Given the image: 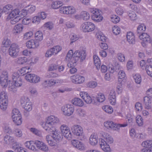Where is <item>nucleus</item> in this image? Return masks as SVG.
<instances>
[{"instance_id": "f257e3e1", "label": "nucleus", "mask_w": 152, "mask_h": 152, "mask_svg": "<svg viewBox=\"0 0 152 152\" xmlns=\"http://www.w3.org/2000/svg\"><path fill=\"white\" fill-rule=\"evenodd\" d=\"M86 56V54L84 50L76 51L74 54L72 50H70L65 58L66 61L69 62L67 64L69 68L75 66L80 59L81 61H82L85 59Z\"/></svg>"}, {"instance_id": "f03ea898", "label": "nucleus", "mask_w": 152, "mask_h": 152, "mask_svg": "<svg viewBox=\"0 0 152 152\" xmlns=\"http://www.w3.org/2000/svg\"><path fill=\"white\" fill-rule=\"evenodd\" d=\"M89 11L92 14L91 18L92 20L96 22H100L103 19V18L101 15V11L97 9L90 8Z\"/></svg>"}, {"instance_id": "7ed1b4c3", "label": "nucleus", "mask_w": 152, "mask_h": 152, "mask_svg": "<svg viewBox=\"0 0 152 152\" xmlns=\"http://www.w3.org/2000/svg\"><path fill=\"white\" fill-rule=\"evenodd\" d=\"M71 130L73 134L77 136L78 138L82 140L83 137V130L82 127L79 125H75L71 127Z\"/></svg>"}, {"instance_id": "20e7f679", "label": "nucleus", "mask_w": 152, "mask_h": 152, "mask_svg": "<svg viewBox=\"0 0 152 152\" xmlns=\"http://www.w3.org/2000/svg\"><path fill=\"white\" fill-rule=\"evenodd\" d=\"M20 103L22 106L27 111L31 110L32 103L29 98L27 97H22L20 100Z\"/></svg>"}, {"instance_id": "39448f33", "label": "nucleus", "mask_w": 152, "mask_h": 152, "mask_svg": "<svg viewBox=\"0 0 152 152\" xmlns=\"http://www.w3.org/2000/svg\"><path fill=\"white\" fill-rule=\"evenodd\" d=\"M81 28V30L84 32H91L94 30L95 26L92 23L87 22L83 23Z\"/></svg>"}, {"instance_id": "423d86ee", "label": "nucleus", "mask_w": 152, "mask_h": 152, "mask_svg": "<svg viewBox=\"0 0 152 152\" xmlns=\"http://www.w3.org/2000/svg\"><path fill=\"white\" fill-rule=\"evenodd\" d=\"M19 51V47L16 44H12L9 49V55L12 57L15 58L18 56Z\"/></svg>"}, {"instance_id": "0eeeda50", "label": "nucleus", "mask_w": 152, "mask_h": 152, "mask_svg": "<svg viewBox=\"0 0 152 152\" xmlns=\"http://www.w3.org/2000/svg\"><path fill=\"white\" fill-rule=\"evenodd\" d=\"M61 110L64 115L70 116L73 113L74 108L72 105L67 104L62 107Z\"/></svg>"}, {"instance_id": "6e6552de", "label": "nucleus", "mask_w": 152, "mask_h": 152, "mask_svg": "<svg viewBox=\"0 0 152 152\" xmlns=\"http://www.w3.org/2000/svg\"><path fill=\"white\" fill-rule=\"evenodd\" d=\"M115 68L116 69L119 70L118 74V81L119 82H121L123 80L122 79L126 77L125 72L122 70V67L118 63H115Z\"/></svg>"}, {"instance_id": "1a4fd4ad", "label": "nucleus", "mask_w": 152, "mask_h": 152, "mask_svg": "<svg viewBox=\"0 0 152 152\" xmlns=\"http://www.w3.org/2000/svg\"><path fill=\"white\" fill-rule=\"evenodd\" d=\"M75 11V8L71 6L61 7L60 9V12L61 13L66 14H73Z\"/></svg>"}, {"instance_id": "9d476101", "label": "nucleus", "mask_w": 152, "mask_h": 152, "mask_svg": "<svg viewBox=\"0 0 152 152\" xmlns=\"http://www.w3.org/2000/svg\"><path fill=\"white\" fill-rule=\"evenodd\" d=\"M12 84L9 87V89L10 91L15 93L17 91V88L21 86L22 84V79H18V80L13 81Z\"/></svg>"}, {"instance_id": "9b49d317", "label": "nucleus", "mask_w": 152, "mask_h": 152, "mask_svg": "<svg viewBox=\"0 0 152 152\" xmlns=\"http://www.w3.org/2000/svg\"><path fill=\"white\" fill-rule=\"evenodd\" d=\"M42 127L48 133L52 132L56 129L54 126L46 120L45 122L43 123Z\"/></svg>"}, {"instance_id": "f8f14e48", "label": "nucleus", "mask_w": 152, "mask_h": 152, "mask_svg": "<svg viewBox=\"0 0 152 152\" xmlns=\"http://www.w3.org/2000/svg\"><path fill=\"white\" fill-rule=\"evenodd\" d=\"M71 80L72 83L75 84L83 83L85 80V77L78 75H76L71 77Z\"/></svg>"}, {"instance_id": "ddd939ff", "label": "nucleus", "mask_w": 152, "mask_h": 152, "mask_svg": "<svg viewBox=\"0 0 152 152\" xmlns=\"http://www.w3.org/2000/svg\"><path fill=\"white\" fill-rule=\"evenodd\" d=\"M80 96L83 98L85 102L87 104L95 103V102L92 99L88 94L86 92H81L80 93Z\"/></svg>"}, {"instance_id": "4468645a", "label": "nucleus", "mask_w": 152, "mask_h": 152, "mask_svg": "<svg viewBox=\"0 0 152 152\" xmlns=\"http://www.w3.org/2000/svg\"><path fill=\"white\" fill-rule=\"evenodd\" d=\"M61 81V79H56L54 80H45L42 85L45 88H48L51 87L56 83L60 82Z\"/></svg>"}, {"instance_id": "2eb2a0df", "label": "nucleus", "mask_w": 152, "mask_h": 152, "mask_svg": "<svg viewBox=\"0 0 152 152\" xmlns=\"http://www.w3.org/2000/svg\"><path fill=\"white\" fill-rule=\"evenodd\" d=\"M52 137L53 139L56 142L62 140L63 138V136L58 130L56 129L52 132Z\"/></svg>"}, {"instance_id": "dca6fc26", "label": "nucleus", "mask_w": 152, "mask_h": 152, "mask_svg": "<svg viewBox=\"0 0 152 152\" xmlns=\"http://www.w3.org/2000/svg\"><path fill=\"white\" fill-rule=\"evenodd\" d=\"M1 77L3 81L4 84L2 85V87H6L7 86V80H8V73L6 71H3L2 72Z\"/></svg>"}, {"instance_id": "f3484780", "label": "nucleus", "mask_w": 152, "mask_h": 152, "mask_svg": "<svg viewBox=\"0 0 152 152\" xmlns=\"http://www.w3.org/2000/svg\"><path fill=\"white\" fill-rule=\"evenodd\" d=\"M71 143L74 147L78 149L81 150L84 149L83 144L77 140H72Z\"/></svg>"}, {"instance_id": "a211bd4d", "label": "nucleus", "mask_w": 152, "mask_h": 152, "mask_svg": "<svg viewBox=\"0 0 152 152\" xmlns=\"http://www.w3.org/2000/svg\"><path fill=\"white\" fill-rule=\"evenodd\" d=\"M26 47L29 48L34 49L38 47L39 44L37 41L31 39L26 43Z\"/></svg>"}, {"instance_id": "6ab92c4d", "label": "nucleus", "mask_w": 152, "mask_h": 152, "mask_svg": "<svg viewBox=\"0 0 152 152\" xmlns=\"http://www.w3.org/2000/svg\"><path fill=\"white\" fill-rule=\"evenodd\" d=\"M98 137L96 133H93L90 136L89 138V143L92 145H96L98 142Z\"/></svg>"}, {"instance_id": "aec40b11", "label": "nucleus", "mask_w": 152, "mask_h": 152, "mask_svg": "<svg viewBox=\"0 0 152 152\" xmlns=\"http://www.w3.org/2000/svg\"><path fill=\"white\" fill-rule=\"evenodd\" d=\"M104 126L109 129H112L116 131V124L112 121H107L104 123Z\"/></svg>"}, {"instance_id": "412c9836", "label": "nucleus", "mask_w": 152, "mask_h": 152, "mask_svg": "<svg viewBox=\"0 0 152 152\" xmlns=\"http://www.w3.org/2000/svg\"><path fill=\"white\" fill-rule=\"evenodd\" d=\"M101 135L105 139L106 142L110 144L112 143L113 142V140L112 137L107 133L102 132Z\"/></svg>"}, {"instance_id": "4be33fe9", "label": "nucleus", "mask_w": 152, "mask_h": 152, "mask_svg": "<svg viewBox=\"0 0 152 152\" xmlns=\"http://www.w3.org/2000/svg\"><path fill=\"white\" fill-rule=\"evenodd\" d=\"M46 120L54 126L60 122L59 119L53 115H50L48 117Z\"/></svg>"}, {"instance_id": "5701e85b", "label": "nucleus", "mask_w": 152, "mask_h": 152, "mask_svg": "<svg viewBox=\"0 0 152 152\" xmlns=\"http://www.w3.org/2000/svg\"><path fill=\"white\" fill-rule=\"evenodd\" d=\"M152 98H150L148 96H145L144 98L143 101L145 107V109L147 110H150L151 108L150 104L151 103V99Z\"/></svg>"}, {"instance_id": "b1692460", "label": "nucleus", "mask_w": 152, "mask_h": 152, "mask_svg": "<svg viewBox=\"0 0 152 152\" xmlns=\"http://www.w3.org/2000/svg\"><path fill=\"white\" fill-rule=\"evenodd\" d=\"M127 41L130 44H134L135 42V37L133 33L132 32H128L126 35Z\"/></svg>"}, {"instance_id": "393cba45", "label": "nucleus", "mask_w": 152, "mask_h": 152, "mask_svg": "<svg viewBox=\"0 0 152 152\" xmlns=\"http://www.w3.org/2000/svg\"><path fill=\"white\" fill-rule=\"evenodd\" d=\"M23 27L22 24H19L15 25L13 30V33L15 35L19 34L22 30Z\"/></svg>"}, {"instance_id": "a878e982", "label": "nucleus", "mask_w": 152, "mask_h": 152, "mask_svg": "<svg viewBox=\"0 0 152 152\" xmlns=\"http://www.w3.org/2000/svg\"><path fill=\"white\" fill-rule=\"evenodd\" d=\"M12 148L15 152H26V150L19 144H15L12 146Z\"/></svg>"}, {"instance_id": "bb28decb", "label": "nucleus", "mask_w": 152, "mask_h": 152, "mask_svg": "<svg viewBox=\"0 0 152 152\" xmlns=\"http://www.w3.org/2000/svg\"><path fill=\"white\" fill-rule=\"evenodd\" d=\"M72 102L74 105L79 107H82L84 104V103L82 100L78 98H75L72 99Z\"/></svg>"}, {"instance_id": "cd10ccee", "label": "nucleus", "mask_w": 152, "mask_h": 152, "mask_svg": "<svg viewBox=\"0 0 152 152\" xmlns=\"http://www.w3.org/2000/svg\"><path fill=\"white\" fill-rule=\"evenodd\" d=\"M139 36L140 38L143 42H150V37L147 33H143L140 35H139Z\"/></svg>"}, {"instance_id": "c85d7f7f", "label": "nucleus", "mask_w": 152, "mask_h": 152, "mask_svg": "<svg viewBox=\"0 0 152 152\" xmlns=\"http://www.w3.org/2000/svg\"><path fill=\"white\" fill-rule=\"evenodd\" d=\"M7 96L6 94L3 92L0 94V103H8Z\"/></svg>"}, {"instance_id": "c756f323", "label": "nucleus", "mask_w": 152, "mask_h": 152, "mask_svg": "<svg viewBox=\"0 0 152 152\" xmlns=\"http://www.w3.org/2000/svg\"><path fill=\"white\" fill-rule=\"evenodd\" d=\"M11 43V41L7 37H4L2 43V47L1 48V49L4 47L7 48L8 47Z\"/></svg>"}, {"instance_id": "7c9ffc66", "label": "nucleus", "mask_w": 152, "mask_h": 152, "mask_svg": "<svg viewBox=\"0 0 152 152\" xmlns=\"http://www.w3.org/2000/svg\"><path fill=\"white\" fill-rule=\"evenodd\" d=\"M19 14V10L18 9H15L9 13L8 15V18L10 19H12L15 18L16 16H18Z\"/></svg>"}, {"instance_id": "2f4dec72", "label": "nucleus", "mask_w": 152, "mask_h": 152, "mask_svg": "<svg viewBox=\"0 0 152 152\" xmlns=\"http://www.w3.org/2000/svg\"><path fill=\"white\" fill-rule=\"evenodd\" d=\"M13 10V7L12 5L8 4L4 7L1 10V12L6 13V14H9Z\"/></svg>"}, {"instance_id": "473e14b6", "label": "nucleus", "mask_w": 152, "mask_h": 152, "mask_svg": "<svg viewBox=\"0 0 152 152\" xmlns=\"http://www.w3.org/2000/svg\"><path fill=\"white\" fill-rule=\"evenodd\" d=\"M28 61L27 58L25 57H20L16 59V63L19 64H23L26 63Z\"/></svg>"}, {"instance_id": "72a5a7b5", "label": "nucleus", "mask_w": 152, "mask_h": 152, "mask_svg": "<svg viewBox=\"0 0 152 152\" xmlns=\"http://www.w3.org/2000/svg\"><path fill=\"white\" fill-rule=\"evenodd\" d=\"M94 61V64L97 69H100L101 62L99 57L95 55L93 56Z\"/></svg>"}, {"instance_id": "f704fd0d", "label": "nucleus", "mask_w": 152, "mask_h": 152, "mask_svg": "<svg viewBox=\"0 0 152 152\" xmlns=\"http://www.w3.org/2000/svg\"><path fill=\"white\" fill-rule=\"evenodd\" d=\"M96 98L97 101L99 102H102L105 100V98L104 95L101 93H98L96 96Z\"/></svg>"}, {"instance_id": "c9c22d12", "label": "nucleus", "mask_w": 152, "mask_h": 152, "mask_svg": "<svg viewBox=\"0 0 152 152\" xmlns=\"http://www.w3.org/2000/svg\"><path fill=\"white\" fill-rule=\"evenodd\" d=\"M90 14L87 12L83 11L80 14V18L84 20H87L90 18Z\"/></svg>"}, {"instance_id": "e433bc0d", "label": "nucleus", "mask_w": 152, "mask_h": 152, "mask_svg": "<svg viewBox=\"0 0 152 152\" xmlns=\"http://www.w3.org/2000/svg\"><path fill=\"white\" fill-rule=\"evenodd\" d=\"M13 121L14 122L15 124L18 126L20 125L22 123V117L21 116H19L17 117H13L12 118Z\"/></svg>"}, {"instance_id": "4c0bfd02", "label": "nucleus", "mask_w": 152, "mask_h": 152, "mask_svg": "<svg viewBox=\"0 0 152 152\" xmlns=\"http://www.w3.org/2000/svg\"><path fill=\"white\" fill-rule=\"evenodd\" d=\"M103 110L106 113L111 114L113 112V109L112 107L109 105H105L102 107Z\"/></svg>"}, {"instance_id": "58836bf2", "label": "nucleus", "mask_w": 152, "mask_h": 152, "mask_svg": "<svg viewBox=\"0 0 152 152\" xmlns=\"http://www.w3.org/2000/svg\"><path fill=\"white\" fill-rule=\"evenodd\" d=\"M146 29V26L143 24L139 25L137 28V32L139 35L143 33Z\"/></svg>"}, {"instance_id": "ea45409f", "label": "nucleus", "mask_w": 152, "mask_h": 152, "mask_svg": "<svg viewBox=\"0 0 152 152\" xmlns=\"http://www.w3.org/2000/svg\"><path fill=\"white\" fill-rule=\"evenodd\" d=\"M62 5V3L60 1H56L53 2L51 4L52 7L54 9H57Z\"/></svg>"}, {"instance_id": "a19ab883", "label": "nucleus", "mask_w": 152, "mask_h": 152, "mask_svg": "<svg viewBox=\"0 0 152 152\" xmlns=\"http://www.w3.org/2000/svg\"><path fill=\"white\" fill-rule=\"evenodd\" d=\"M4 140L6 143L8 144H10L13 142V138L9 135H6L4 137Z\"/></svg>"}, {"instance_id": "79ce46f5", "label": "nucleus", "mask_w": 152, "mask_h": 152, "mask_svg": "<svg viewBox=\"0 0 152 152\" xmlns=\"http://www.w3.org/2000/svg\"><path fill=\"white\" fill-rule=\"evenodd\" d=\"M31 69L30 67L26 66L20 69V72L21 73V74H23V75H24L25 74L31 72Z\"/></svg>"}, {"instance_id": "37998d69", "label": "nucleus", "mask_w": 152, "mask_h": 152, "mask_svg": "<svg viewBox=\"0 0 152 152\" xmlns=\"http://www.w3.org/2000/svg\"><path fill=\"white\" fill-rule=\"evenodd\" d=\"M61 133L66 138L69 139L72 138V135L69 129Z\"/></svg>"}, {"instance_id": "c03bdc74", "label": "nucleus", "mask_w": 152, "mask_h": 152, "mask_svg": "<svg viewBox=\"0 0 152 152\" xmlns=\"http://www.w3.org/2000/svg\"><path fill=\"white\" fill-rule=\"evenodd\" d=\"M35 38L36 40L41 41L43 39V35L42 33L40 31L37 32L35 34Z\"/></svg>"}, {"instance_id": "a18cd8bd", "label": "nucleus", "mask_w": 152, "mask_h": 152, "mask_svg": "<svg viewBox=\"0 0 152 152\" xmlns=\"http://www.w3.org/2000/svg\"><path fill=\"white\" fill-rule=\"evenodd\" d=\"M30 131L34 134L39 137H42V134L41 132L39 130L33 128L30 129Z\"/></svg>"}, {"instance_id": "49530a36", "label": "nucleus", "mask_w": 152, "mask_h": 152, "mask_svg": "<svg viewBox=\"0 0 152 152\" xmlns=\"http://www.w3.org/2000/svg\"><path fill=\"white\" fill-rule=\"evenodd\" d=\"M26 10L29 13H31L33 12L36 10V7L35 6L31 5L28 6L26 7Z\"/></svg>"}, {"instance_id": "de8ad7c7", "label": "nucleus", "mask_w": 152, "mask_h": 152, "mask_svg": "<svg viewBox=\"0 0 152 152\" xmlns=\"http://www.w3.org/2000/svg\"><path fill=\"white\" fill-rule=\"evenodd\" d=\"M145 70L148 75L152 77V65H147L145 66Z\"/></svg>"}, {"instance_id": "09e8293b", "label": "nucleus", "mask_w": 152, "mask_h": 152, "mask_svg": "<svg viewBox=\"0 0 152 152\" xmlns=\"http://www.w3.org/2000/svg\"><path fill=\"white\" fill-rule=\"evenodd\" d=\"M14 134L15 136L18 137H21L23 135V133L21 130L18 128H15Z\"/></svg>"}, {"instance_id": "8fccbe9b", "label": "nucleus", "mask_w": 152, "mask_h": 152, "mask_svg": "<svg viewBox=\"0 0 152 152\" xmlns=\"http://www.w3.org/2000/svg\"><path fill=\"white\" fill-rule=\"evenodd\" d=\"M44 27L49 30L52 29L54 27L53 23L51 22H48L45 23Z\"/></svg>"}, {"instance_id": "3c124183", "label": "nucleus", "mask_w": 152, "mask_h": 152, "mask_svg": "<svg viewBox=\"0 0 152 152\" xmlns=\"http://www.w3.org/2000/svg\"><path fill=\"white\" fill-rule=\"evenodd\" d=\"M112 31L115 35L119 34L121 32L120 28L117 26H115L112 27Z\"/></svg>"}, {"instance_id": "603ef678", "label": "nucleus", "mask_w": 152, "mask_h": 152, "mask_svg": "<svg viewBox=\"0 0 152 152\" xmlns=\"http://www.w3.org/2000/svg\"><path fill=\"white\" fill-rule=\"evenodd\" d=\"M97 86V83L94 81H91L89 82L86 84V86L87 87L90 88H94L96 87Z\"/></svg>"}, {"instance_id": "864d4df0", "label": "nucleus", "mask_w": 152, "mask_h": 152, "mask_svg": "<svg viewBox=\"0 0 152 152\" xmlns=\"http://www.w3.org/2000/svg\"><path fill=\"white\" fill-rule=\"evenodd\" d=\"M96 36L98 39L102 41L105 40V37L102 33L98 32L96 34Z\"/></svg>"}, {"instance_id": "5fc2aeb1", "label": "nucleus", "mask_w": 152, "mask_h": 152, "mask_svg": "<svg viewBox=\"0 0 152 152\" xmlns=\"http://www.w3.org/2000/svg\"><path fill=\"white\" fill-rule=\"evenodd\" d=\"M96 36L98 39L102 41L105 40V37L102 33L98 32L96 34Z\"/></svg>"}, {"instance_id": "6e6d98bb", "label": "nucleus", "mask_w": 152, "mask_h": 152, "mask_svg": "<svg viewBox=\"0 0 152 152\" xmlns=\"http://www.w3.org/2000/svg\"><path fill=\"white\" fill-rule=\"evenodd\" d=\"M96 36L98 39L102 41L105 40V37L102 33L98 32L96 34Z\"/></svg>"}, {"instance_id": "4d7b16f0", "label": "nucleus", "mask_w": 152, "mask_h": 152, "mask_svg": "<svg viewBox=\"0 0 152 152\" xmlns=\"http://www.w3.org/2000/svg\"><path fill=\"white\" fill-rule=\"evenodd\" d=\"M136 121L139 126H142L143 124V119L140 115H138L136 117Z\"/></svg>"}, {"instance_id": "13d9d810", "label": "nucleus", "mask_w": 152, "mask_h": 152, "mask_svg": "<svg viewBox=\"0 0 152 152\" xmlns=\"http://www.w3.org/2000/svg\"><path fill=\"white\" fill-rule=\"evenodd\" d=\"M111 19L112 22L114 23H118L120 20L119 17L115 15H113L111 17Z\"/></svg>"}, {"instance_id": "bf43d9fd", "label": "nucleus", "mask_w": 152, "mask_h": 152, "mask_svg": "<svg viewBox=\"0 0 152 152\" xmlns=\"http://www.w3.org/2000/svg\"><path fill=\"white\" fill-rule=\"evenodd\" d=\"M51 49L54 54H56L61 50L62 48L60 46L57 45Z\"/></svg>"}, {"instance_id": "052dcab7", "label": "nucleus", "mask_w": 152, "mask_h": 152, "mask_svg": "<svg viewBox=\"0 0 152 152\" xmlns=\"http://www.w3.org/2000/svg\"><path fill=\"white\" fill-rule=\"evenodd\" d=\"M18 116H21L19 111L18 109L16 108L13 109L12 111V118H13L14 116L17 117Z\"/></svg>"}, {"instance_id": "680f3d73", "label": "nucleus", "mask_w": 152, "mask_h": 152, "mask_svg": "<svg viewBox=\"0 0 152 152\" xmlns=\"http://www.w3.org/2000/svg\"><path fill=\"white\" fill-rule=\"evenodd\" d=\"M12 78L13 81L18 80V79H21V77L18 72L13 73L12 75Z\"/></svg>"}, {"instance_id": "e2e57ef3", "label": "nucleus", "mask_w": 152, "mask_h": 152, "mask_svg": "<svg viewBox=\"0 0 152 152\" xmlns=\"http://www.w3.org/2000/svg\"><path fill=\"white\" fill-rule=\"evenodd\" d=\"M133 78L135 82L137 83L140 84L141 81V78L140 75L136 74L133 76Z\"/></svg>"}, {"instance_id": "0e129e2a", "label": "nucleus", "mask_w": 152, "mask_h": 152, "mask_svg": "<svg viewBox=\"0 0 152 152\" xmlns=\"http://www.w3.org/2000/svg\"><path fill=\"white\" fill-rule=\"evenodd\" d=\"M152 140H146L143 142L142 144V145L146 148H151Z\"/></svg>"}, {"instance_id": "69168bd1", "label": "nucleus", "mask_w": 152, "mask_h": 152, "mask_svg": "<svg viewBox=\"0 0 152 152\" xmlns=\"http://www.w3.org/2000/svg\"><path fill=\"white\" fill-rule=\"evenodd\" d=\"M33 35V32L32 31H29L26 33L24 35L23 39L26 40L30 39Z\"/></svg>"}, {"instance_id": "338daca9", "label": "nucleus", "mask_w": 152, "mask_h": 152, "mask_svg": "<svg viewBox=\"0 0 152 152\" xmlns=\"http://www.w3.org/2000/svg\"><path fill=\"white\" fill-rule=\"evenodd\" d=\"M39 149L45 152H47L49 150L48 146L44 143L40 146Z\"/></svg>"}, {"instance_id": "774afa93", "label": "nucleus", "mask_w": 152, "mask_h": 152, "mask_svg": "<svg viewBox=\"0 0 152 152\" xmlns=\"http://www.w3.org/2000/svg\"><path fill=\"white\" fill-rule=\"evenodd\" d=\"M58 76V75L56 73L53 72H50L48 73L46 76L48 78L56 77Z\"/></svg>"}]
</instances>
